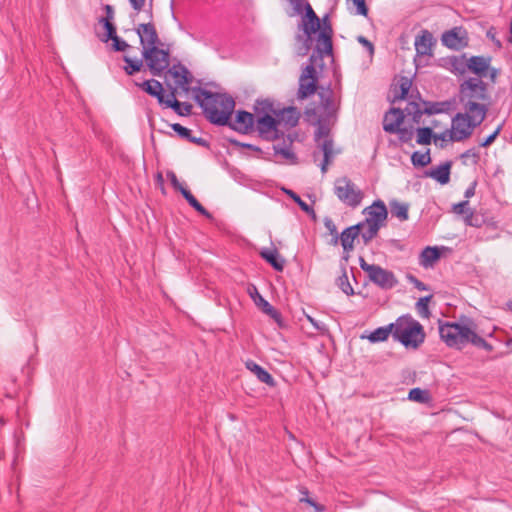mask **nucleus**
<instances>
[{"mask_svg":"<svg viewBox=\"0 0 512 512\" xmlns=\"http://www.w3.org/2000/svg\"><path fill=\"white\" fill-rule=\"evenodd\" d=\"M193 92L195 93V102L211 124L228 126L241 134H248L253 130L255 117L250 112L238 110L235 120L231 121L235 100L229 94L212 92L205 88H193Z\"/></svg>","mask_w":512,"mask_h":512,"instance_id":"obj_1","label":"nucleus"},{"mask_svg":"<svg viewBox=\"0 0 512 512\" xmlns=\"http://www.w3.org/2000/svg\"><path fill=\"white\" fill-rule=\"evenodd\" d=\"M318 97L320 100L319 106L306 107L304 118L307 123L316 126L314 140L317 142L320 139H324L321 144L324 156L321 171L325 173L333 156V140L330 137V133L338 119L340 102H336L331 88L319 91Z\"/></svg>","mask_w":512,"mask_h":512,"instance_id":"obj_2","label":"nucleus"},{"mask_svg":"<svg viewBox=\"0 0 512 512\" xmlns=\"http://www.w3.org/2000/svg\"><path fill=\"white\" fill-rule=\"evenodd\" d=\"M439 334L450 348L461 350L470 343L487 352L493 351V346L476 333V325L467 317H461L460 322H440Z\"/></svg>","mask_w":512,"mask_h":512,"instance_id":"obj_3","label":"nucleus"},{"mask_svg":"<svg viewBox=\"0 0 512 512\" xmlns=\"http://www.w3.org/2000/svg\"><path fill=\"white\" fill-rule=\"evenodd\" d=\"M490 99L487 84L479 78L470 77L459 86V101L464 110L481 116L480 120L486 118Z\"/></svg>","mask_w":512,"mask_h":512,"instance_id":"obj_4","label":"nucleus"},{"mask_svg":"<svg viewBox=\"0 0 512 512\" xmlns=\"http://www.w3.org/2000/svg\"><path fill=\"white\" fill-rule=\"evenodd\" d=\"M426 333L420 322L405 314L393 323V339L407 349H418L425 341Z\"/></svg>","mask_w":512,"mask_h":512,"instance_id":"obj_5","label":"nucleus"},{"mask_svg":"<svg viewBox=\"0 0 512 512\" xmlns=\"http://www.w3.org/2000/svg\"><path fill=\"white\" fill-rule=\"evenodd\" d=\"M481 116L466 112L457 113L452 119V128L449 133L450 141L460 142L469 138L475 127L479 126L484 120Z\"/></svg>","mask_w":512,"mask_h":512,"instance_id":"obj_6","label":"nucleus"},{"mask_svg":"<svg viewBox=\"0 0 512 512\" xmlns=\"http://www.w3.org/2000/svg\"><path fill=\"white\" fill-rule=\"evenodd\" d=\"M333 190L338 200L352 209L360 206L364 198V192L347 176L337 178Z\"/></svg>","mask_w":512,"mask_h":512,"instance_id":"obj_7","label":"nucleus"},{"mask_svg":"<svg viewBox=\"0 0 512 512\" xmlns=\"http://www.w3.org/2000/svg\"><path fill=\"white\" fill-rule=\"evenodd\" d=\"M319 58L313 52L309 58L310 63L303 69L299 78V88L297 91V99L304 100L313 95L318 88V77L315 65Z\"/></svg>","mask_w":512,"mask_h":512,"instance_id":"obj_8","label":"nucleus"},{"mask_svg":"<svg viewBox=\"0 0 512 512\" xmlns=\"http://www.w3.org/2000/svg\"><path fill=\"white\" fill-rule=\"evenodd\" d=\"M142 57L153 76H161L170 66V53L168 49L159 46L144 47Z\"/></svg>","mask_w":512,"mask_h":512,"instance_id":"obj_9","label":"nucleus"},{"mask_svg":"<svg viewBox=\"0 0 512 512\" xmlns=\"http://www.w3.org/2000/svg\"><path fill=\"white\" fill-rule=\"evenodd\" d=\"M305 15L302 17L301 28L303 35H297V40L303 42L304 51L302 55H306L312 45V35L320 29V18L316 15L311 5L306 2L303 4Z\"/></svg>","mask_w":512,"mask_h":512,"instance_id":"obj_10","label":"nucleus"},{"mask_svg":"<svg viewBox=\"0 0 512 512\" xmlns=\"http://www.w3.org/2000/svg\"><path fill=\"white\" fill-rule=\"evenodd\" d=\"M404 118L405 114L402 109L395 107L390 108V110L384 115L383 130L390 134L397 133L400 141L408 142L413 137V130L406 127H400Z\"/></svg>","mask_w":512,"mask_h":512,"instance_id":"obj_11","label":"nucleus"},{"mask_svg":"<svg viewBox=\"0 0 512 512\" xmlns=\"http://www.w3.org/2000/svg\"><path fill=\"white\" fill-rule=\"evenodd\" d=\"M322 22L323 25H320L318 30L316 45L313 51L321 62L320 66L323 65V58L325 56H333V28L327 15L322 19Z\"/></svg>","mask_w":512,"mask_h":512,"instance_id":"obj_12","label":"nucleus"},{"mask_svg":"<svg viewBox=\"0 0 512 512\" xmlns=\"http://www.w3.org/2000/svg\"><path fill=\"white\" fill-rule=\"evenodd\" d=\"M280 120L276 116H257L256 129L259 136L266 141H274L283 137L284 133L278 129Z\"/></svg>","mask_w":512,"mask_h":512,"instance_id":"obj_13","label":"nucleus"},{"mask_svg":"<svg viewBox=\"0 0 512 512\" xmlns=\"http://www.w3.org/2000/svg\"><path fill=\"white\" fill-rule=\"evenodd\" d=\"M248 294L253 299L255 305L266 315L272 318L279 328L286 327L284 319L281 313L273 307L267 300L263 298V296L259 293L257 287L255 285H250L248 287Z\"/></svg>","mask_w":512,"mask_h":512,"instance_id":"obj_14","label":"nucleus"},{"mask_svg":"<svg viewBox=\"0 0 512 512\" xmlns=\"http://www.w3.org/2000/svg\"><path fill=\"white\" fill-rule=\"evenodd\" d=\"M169 94L165 97L163 93V101L159 105L164 108H171L179 116H189L192 113V104L189 102H180L177 100V87L167 84Z\"/></svg>","mask_w":512,"mask_h":512,"instance_id":"obj_15","label":"nucleus"},{"mask_svg":"<svg viewBox=\"0 0 512 512\" xmlns=\"http://www.w3.org/2000/svg\"><path fill=\"white\" fill-rule=\"evenodd\" d=\"M442 44L452 50H460L468 46V34L462 27H454L445 31L441 37Z\"/></svg>","mask_w":512,"mask_h":512,"instance_id":"obj_16","label":"nucleus"},{"mask_svg":"<svg viewBox=\"0 0 512 512\" xmlns=\"http://www.w3.org/2000/svg\"><path fill=\"white\" fill-rule=\"evenodd\" d=\"M363 212L367 213L366 219L359 222L360 224H363V228L366 226V223L376 224L380 227L386 225L388 210L382 200H375L372 205L365 208Z\"/></svg>","mask_w":512,"mask_h":512,"instance_id":"obj_17","label":"nucleus"},{"mask_svg":"<svg viewBox=\"0 0 512 512\" xmlns=\"http://www.w3.org/2000/svg\"><path fill=\"white\" fill-rule=\"evenodd\" d=\"M369 280L383 290L394 288L398 284L395 274L387 269L376 265L368 275Z\"/></svg>","mask_w":512,"mask_h":512,"instance_id":"obj_18","label":"nucleus"},{"mask_svg":"<svg viewBox=\"0 0 512 512\" xmlns=\"http://www.w3.org/2000/svg\"><path fill=\"white\" fill-rule=\"evenodd\" d=\"M136 33L140 38L142 49L144 47L159 46L161 44L156 27L153 23H142L136 28Z\"/></svg>","mask_w":512,"mask_h":512,"instance_id":"obj_19","label":"nucleus"},{"mask_svg":"<svg viewBox=\"0 0 512 512\" xmlns=\"http://www.w3.org/2000/svg\"><path fill=\"white\" fill-rule=\"evenodd\" d=\"M435 39L432 33L423 29L415 38V49L419 56H432V47L435 45Z\"/></svg>","mask_w":512,"mask_h":512,"instance_id":"obj_20","label":"nucleus"},{"mask_svg":"<svg viewBox=\"0 0 512 512\" xmlns=\"http://www.w3.org/2000/svg\"><path fill=\"white\" fill-rule=\"evenodd\" d=\"M363 229V224H356L350 226L342 231L339 235V240L345 252H350L354 249V240L360 235V230Z\"/></svg>","mask_w":512,"mask_h":512,"instance_id":"obj_21","label":"nucleus"},{"mask_svg":"<svg viewBox=\"0 0 512 512\" xmlns=\"http://www.w3.org/2000/svg\"><path fill=\"white\" fill-rule=\"evenodd\" d=\"M451 167L452 161H446L435 168L425 171V176L436 180L441 185H445L450 181Z\"/></svg>","mask_w":512,"mask_h":512,"instance_id":"obj_22","label":"nucleus"},{"mask_svg":"<svg viewBox=\"0 0 512 512\" xmlns=\"http://www.w3.org/2000/svg\"><path fill=\"white\" fill-rule=\"evenodd\" d=\"M467 70L477 75L479 79L486 76V72L489 68V59L483 56H472L467 60Z\"/></svg>","mask_w":512,"mask_h":512,"instance_id":"obj_23","label":"nucleus"},{"mask_svg":"<svg viewBox=\"0 0 512 512\" xmlns=\"http://www.w3.org/2000/svg\"><path fill=\"white\" fill-rule=\"evenodd\" d=\"M148 95L155 97L158 104L163 101V85L156 79L145 80L142 83H135Z\"/></svg>","mask_w":512,"mask_h":512,"instance_id":"obj_24","label":"nucleus"},{"mask_svg":"<svg viewBox=\"0 0 512 512\" xmlns=\"http://www.w3.org/2000/svg\"><path fill=\"white\" fill-rule=\"evenodd\" d=\"M245 366H246V368L249 371H251L252 373H254L256 375L257 379L260 382L265 383L266 385H268L270 387H274L275 386L276 382H275L274 378L262 366H260L259 364H257L253 360H248L245 363Z\"/></svg>","mask_w":512,"mask_h":512,"instance_id":"obj_25","label":"nucleus"},{"mask_svg":"<svg viewBox=\"0 0 512 512\" xmlns=\"http://www.w3.org/2000/svg\"><path fill=\"white\" fill-rule=\"evenodd\" d=\"M277 119L280 120V123L283 122L286 126L292 128L298 124L300 112L293 106L279 108Z\"/></svg>","mask_w":512,"mask_h":512,"instance_id":"obj_26","label":"nucleus"},{"mask_svg":"<svg viewBox=\"0 0 512 512\" xmlns=\"http://www.w3.org/2000/svg\"><path fill=\"white\" fill-rule=\"evenodd\" d=\"M260 256L276 271H283L285 266V259L279 254L277 249H263L260 251Z\"/></svg>","mask_w":512,"mask_h":512,"instance_id":"obj_27","label":"nucleus"},{"mask_svg":"<svg viewBox=\"0 0 512 512\" xmlns=\"http://www.w3.org/2000/svg\"><path fill=\"white\" fill-rule=\"evenodd\" d=\"M279 108L271 99H257L254 105V112L256 116L271 115L277 117Z\"/></svg>","mask_w":512,"mask_h":512,"instance_id":"obj_28","label":"nucleus"},{"mask_svg":"<svg viewBox=\"0 0 512 512\" xmlns=\"http://www.w3.org/2000/svg\"><path fill=\"white\" fill-rule=\"evenodd\" d=\"M390 213L393 217H396L400 222L407 221L409 219V204L392 199L389 201Z\"/></svg>","mask_w":512,"mask_h":512,"instance_id":"obj_29","label":"nucleus"},{"mask_svg":"<svg viewBox=\"0 0 512 512\" xmlns=\"http://www.w3.org/2000/svg\"><path fill=\"white\" fill-rule=\"evenodd\" d=\"M440 257L441 252L438 247L427 246L420 254V265L424 268L432 267Z\"/></svg>","mask_w":512,"mask_h":512,"instance_id":"obj_30","label":"nucleus"},{"mask_svg":"<svg viewBox=\"0 0 512 512\" xmlns=\"http://www.w3.org/2000/svg\"><path fill=\"white\" fill-rule=\"evenodd\" d=\"M292 143H293V139L289 135L287 137V140L283 139V145L276 144L273 146V149H274V152L276 155H281L285 159L290 160L292 163H296L297 156L290 149V147L292 146Z\"/></svg>","mask_w":512,"mask_h":512,"instance_id":"obj_31","label":"nucleus"},{"mask_svg":"<svg viewBox=\"0 0 512 512\" xmlns=\"http://www.w3.org/2000/svg\"><path fill=\"white\" fill-rule=\"evenodd\" d=\"M447 64L453 73L460 75L465 74L467 71L466 54H462L461 56L448 57Z\"/></svg>","mask_w":512,"mask_h":512,"instance_id":"obj_32","label":"nucleus"},{"mask_svg":"<svg viewBox=\"0 0 512 512\" xmlns=\"http://www.w3.org/2000/svg\"><path fill=\"white\" fill-rule=\"evenodd\" d=\"M390 334L393 335V323L375 329L367 336V339L371 343L383 342L388 339Z\"/></svg>","mask_w":512,"mask_h":512,"instance_id":"obj_33","label":"nucleus"},{"mask_svg":"<svg viewBox=\"0 0 512 512\" xmlns=\"http://www.w3.org/2000/svg\"><path fill=\"white\" fill-rule=\"evenodd\" d=\"M469 201H461L452 206V211L459 215H465V222L467 225L473 226L474 224L471 222V219L474 215L473 211L469 209Z\"/></svg>","mask_w":512,"mask_h":512,"instance_id":"obj_34","label":"nucleus"},{"mask_svg":"<svg viewBox=\"0 0 512 512\" xmlns=\"http://www.w3.org/2000/svg\"><path fill=\"white\" fill-rule=\"evenodd\" d=\"M282 190L300 207L302 211L306 212L309 215H312L313 218L316 217L314 209L306 202H304L297 193L287 188H283Z\"/></svg>","mask_w":512,"mask_h":512,"instance_id":"obj_35","label":"nucleus"},{"mask_svg":"<svg viewBox=\"0 0 512 512\" xmlns=\"http://www.w3.org/2000/svg\"><path fill=\"white\" fill-rule=\"evenodd\" d=\"M432 298L433 295H428L419 298V300L416 302V310L422 318L428 319L431 316V311L429 309L428 304Z\"/></svg>","mask_w":512,"mask_h":512,"instance_id":"obj_36","label":"nucleus"},{"mask_svg":"<svg viewBox=\"0 0 512 512\" xmlns=\"http://www.w3.org/2000/svg\"><path fill=\"white\" fill-rule=\"evenodd\" d=\"M123 60L126 63L123 69L127 75H134L141 71L143 67V61L141 59L133 60L128 56H124Z\"/></svg>","mask_w":512,"mask_h":512,"instance_id":"obj_37","label":"nucleus"},{"mask_svg":"<svg viewBox=\"0 0 512 512\" xmlns=\"http://www.w3.org/2000/svg\"><path fill=\"white\" fill-rule=\"evenodd\" d=\"M411 161L414 166L425 167L431 163L430 149L425 153L415 151L411 156Z\"/></svg>","mask_w":512,"mask_h":512,"instance_id":"obj_38","label":"nucleus"},{"mask_svg":"<svg viewBox=\"0 0 512 512\" xmlns=\"http://www.w3.org/2000/svg\"><path fill=\"white\" fill-rule=\"evenodd\" d=\"M99 23L102 24L106 30L105 35L100 37L101 41L108 42L117 36L116 26L112 23V21H108V19H99Z\"/></svg>","mask_w":512,"mask_h":512,"instance_id":"obj_39","label":"nucleus"},{"mask_svg":"<svg viewBox=\"0 0 512 512\" xmlns=\"http://www.w3.org/2000/svg\"><path fill=\"white\" fill-rule=\"evenodd\" d=\"M434 137L432 128L420 127L417 129L416 142L420 145H429Z\"/></svg>","mask_w":512,"mask_h":512,"instance_id":"obj_40","label":"nucleus"},{"mask_svg":"<svg viewBox=\"0 0 512 512\" xmlns=\"http://www.w3.org/2000/svg\"><path fill=\"white\" fill-rule=\"evenodd\" d=\"M408 399L418 403H427L430 400V395L427 390L417 387L409 391Z\"/></svg>","mask_w":512,"mask_h":512,"instance_id":"obj_41","label":"nucleus"},{"mask_svg":"<svg viewBox=\"0 0 512 512\" xmlns=\"http://www.w3.org/2000/svg\"><path fill=\"white\" fill-rule=\"evenodd\" d=\"M337 286L348 296L354 295V289L351 286L346 269L343 268L342 274L337 279Z\"/></svg>","mask_w":512,"mask_h":512,"instance_id":"obj_42","label":"nucleus"},{"mask_svg":"<svg viewBox=\"0 0 512 512\" xmlns=\"http://www.w3.org/2000/svg\"><path fill=\"white\" fill-rule=\"evenodd\" d=\"M367 229L360 230V235L363 239L364 244H368L373 238H375L380 230V226L376 224L366 223Z\"/></svg>","mask_w":512,"mask_h":512,"instance_id":"obj_43","label":"nucleus"},{"mask_svg":"<svg viewBox=\"0 0 512 512\" xmlns=\"http://www.w3.org/2000/svg\"><path fill=\"white\" fill-rule=\"evenodd\" d=\"M411 88V81L407 77H402L399 84V92H396L394 101L406 99Z\"/></svg>","mask_w":512,"mask_h":512,"instance_id":"obj_44","label":"nucleus"},{"mask_svg":"<svg viewBox=\"0 0 512 512\" xmlns=\"http://www.w3.org/2000/svg\"><path fill=\"white\" fill-rule=\"evenodd\" d=\"M300 493L302 494L300 502L307 503L308 505L313 507L316 512H323L325 510V507L323 505L317 503L314 499L309 497V492L305 487H301Z\"/></svg>","mask_w":512,"mask_h":512,"instance_id":"obj_45","label":"nucleus"},{"mask_svg":"<svg viewBox=\"0 0 512 512\" xmlns=\"http://www.w3.org/2000/svg\"><path fill=\"white\" fill-rule=\"evenodd\" d=\"M170 127L172 128V130L180 137V138H183L185 140H189L190 138V135H191V130L182 126L181 124L179 123H173L170 125Z\"/></svg>","mask_w":512,"mask_h":512,"instance_id":"obj_46","label":"nucleus"},{"mask_svg":"<svg viewBox=\"0 0 512 512\" xmlns=\"http://www.w3.org/2000/svg\"><path fill=\"white\" fill-rule=\"evenodd\" d=\"M325 227L329 231V233L333 236L332 238V244L336 245L339 241V234L336 228V225L334 224L333 220L330 218H326L324 220Z\"/></svg>","mask_w":512,"mask_h":512,"instance_id":"obj_47","label":"nucleus"},{"mask_svg":"<svg viewBox=\"0 0 512 512\" xmlns=\"http://www.w3.org/2000/svg\"><path fill=\"white\" fill-rule=\"evenodd\" d=\"M193 80V76L190 73V71L187 69V67H183L182 69V75L176 79L177 86H185L190 85Z\"/></svg>","mask_w":512,"mask_h":512,"instance_id":"obj_48","label":"nucleus"},{"mask_svg":"<svg viewBox=\"0 0 512 512\" xmlns=\"http://www.w3.org/2000/svg\"><path fill=\"white\" fill-rule=\"evenodd\" d=\"M352 2L356 8V14L362 15L364 17L368 16L369 8L366 4V0H352Z\"/></svg>","mask_w":512,"mask_h":512,"instance_id":"obj_49","label":"nucleus"},{"mask_svg":"<svg viewBox=\"0 0 512 512\" xmlns=\"http://www.w3.org/2000/svg\"><path fill=\"white\" fill-rule=\"evenodd\" d=\"M406 279L414 285V287L420 291H427L429 290V287L423 283L422 281H420L417 277H415L413 274L411 273H407L406 274Z\"/></svg>","mask_w":512,"mask_h":512,"instance_id":"obj_50","label":"nucleus"},{"mask_svg":"<svg viewBox=\"0 0 512 512\" xmlns=\"http://www.w3.org/2000/svg\"><path fill=\"white\" fill-rule=\"evenodd\" d=\"M228 142L234 147L246 148V149H250L255 152H258V153L262 152L261 148L258 146H255V145L249 144V143H243V142H240L233 138L228 139Z\"/></svg>","mask_w":512,"mask_h":512,"instance_id":"obj_51","label":"nucleus"},{"mask_svg":"<svg viewBox=\"0 0 512 512\" xmlns=\"http://www.w3.org/2000/svg\"><path fill=\"white\" fill-rule=\"evenodd\" d=\"M425 108L423 109V112L427 115L437 114L442 112V108H440V103H431V102H424Z\"/></svg>","mask_w":512,"mask_h":512,"instance_id":"obj_52","label":"nucleus"},{"mask_svg":"<svg viewBox=\"0 0 512 512\" xmlns=\"http://www.w3.org/2000/svg\"><path fill=\"white\" fill-rule=\"evenodd\" d=\"M112 42H113L112 48L114 51H117V52L125 51L126 49H128L130 47L126 41L120 39L118 36L113 38Z\"/></svg>","mask_w":512,"mask_h":512,"instance_id":"obj_53","label":"nucleus"},{"mask_svg":"<svg viewBox=\"0 0 512 512\" xmlns=\"http://www.w3.org/2000/svg\"><path fill=\"white\" fill-rule=\"evenodd\" d=\"M502 129V125H499L495 131L493 133H491L489 136H487L481 143H480V147H488L490 146L494 141L495 139L497 138V136L499 135L500 131Z\"/></svg>","mask_w":512,"mask_h":512,"instance_id":"obj_54","label":"nucleus"},{"mask_svg":"<svg viewBox=\"0 0 512 512\" xmlns=\"http://www.w3.org/2000/svg\"><path fill=\"white\" fill-rule=\"evenodd\" d=\"M181 194L185 198V200L189 203V205L191 207H193L194 209L196 208V206L198 204H200V202L194 197V195L187 188L181 189Z\"/></svg>","mask_w":512,"mask_h":512,"instance_id":"obj_55","label":"nucleus"},{"mask_svg":"<svg viewBox=\"0 0 512 512\" xmlns=\"http://www.w3.org/2000/svg\"><path fill=\"white\" fill-rule=\"evenodd\" d=\"M405 111L408 115H412L413 122L417 124L420 123L422 115L425 114L421 108H418L417 110H411L409 107H406Z\"/></svg>","mask_w":512,"mask_h":512,"instance_id":"obj_56","label":"nucleus"},{"mask_svg":"<svg viewBox=\"0 0 512 512\" xmlns=\"http://www.w3.org/2000/svg\"><path fill=\"white\" fill-rule=\"evenodd\" d=\"M185 67L183 64L178 63L173 65L171 68L168 67L167 73L173 78L178 79L182 75V69Z\"/></svg>","mask_w":512,"mask_h":512,"instance_id":"obj_57","label":"nucleus"},{"mask_svg":"<svg viewBox=\"0 0 512 512\" xmlns=\"http://www.w3.org/2000/svg\"><path fill=\"white\" fill-rule=\"evenodd\" d=\"M468 157L473 158V164H477L480 160V155H479L478 151H476L475 148L468 149L461 154L462 159L468 158Z\"/></svg>","mask_w":512,"mask_h":512,"instance_id":"obj_58","label":"nucleus"},{"mask_svg":"<svg viewBox=\"0 0 512 512\" xmlns=\"http://www.w3.org/2000/svg\"><path fill=\"white\" fill-rule=\"evenodd\" d=\"M357 41L362 44L369 52L370 56L374 54V45L371 41H369L366 37L360 35L357 37Z\"/></svg>","mask_w":512,"mask_h":512,"instance_id":"obj_59","label":"nucleus"},{"mask_svg":"<svg viewBox=\"0 0 512 512\" xmlns=\"http://www.w3.org/2000/svg\"><path fill=\"white\" fill-rule=\"evenodd\" d=\"M167 176L170 179L173 188L181 193V189H186L179 181L174 172H168Z\"/></svg>","mask_w":512,"mask_h":512,"instance_id":"obj_60","label":"nucleus"},{"mask_svg":"<svg viewBox=\"0 0 512 512\" xmlns=\"http://www.w3.org/2000/svg\"><path fill=\"white\" fill-rule=\"evenodd\" d=\"M360 268L367 273V275L370 274V272L374 269L376 264H368L363 257H360L359 259Z\"/></svg>","mask_w":512,"mask_h":512,"instance_id":"obj_61","label":"nucleus"},{"mask_svg":"<svg viewBox=\"0 0 512 512\" xmlns=\"http://www.w3.org/2000/svg\"><path fill=\"white\" fill-rule=\"evenodd\" d=\"M188 141L191 143L197 144L199 146H202V147H209V143L207 140H205L204 138H201V137L192 136V134L190 135V138Z\"/></svg>","mask_w":512,"mask_h":512,"instance_id":"obj_62","label":"nucleus"},{"mask_svg":"<svg viewBox=\"0 0 512 512\" xmlns=\"http://www.w3.org/2000/svg\"><path fill=\"white\" fill-rule=\"evenodd\" d=\"M129 2L134 10L140 12L145 6L146 0H129Z\"/></svg>","mask_w":512,"mask_h":512,"instance_id":"obj_63","label":"nucleus"},{"mask_svg":"<svg viewBox=\"0 0 512 512\" xmlns=\"http://www.w3.org/2000/svg\"><path fill=\"white\" fill-rule=\"evenodd\" d=\"M195 210L203 215L204 217L208 218V219H211L212 218V214L200 203L196 206Z\"/></svg>","mask_w":512,"mask_h":512,"instance_id":"obj_64","label":"nucleus"}]
</instances>
